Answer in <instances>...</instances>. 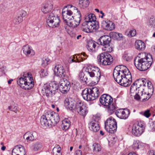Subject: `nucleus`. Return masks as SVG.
<instances>
[{"label": "nucleus", "mask_w": 155, "mask_h": 155, "mask_svg": "<svg viewBox=\"0 0 155 155\" xmlns=\"http://www.w3.org/2000/svg\"><path fill=\"white\" fill-rule=\"evenodd\" d=\"M113 75L115 80L122 86L128 87L132 82L131 73L127 68L123 65L116 67Z\"/></svg>", "instance_id": "f257e3e1"}, {"label": "nucleus", "mask_w": 155, "mask_h": 155, "mask_svg": "<svg viewBox=\"0 0 155 155\" xmlns=\"http://www.w3.org/2000/svg\"><path fill=\"white\" fill-rule=\"evenodd\" d=\"M152 62V56L145 52L139 54L134 60L135 67L140 71L147 70L151 66Z\"/></svg>", "instance_id": "f03ea898"}, {"label": "nucleus", "mask_w": 155, "mask_h": 155, "mask_svg": "<svg viewBox=\"0 0 155 155\" xmlns=\"http://www.w3.org/2000/svg\"><path fill=\"white\" fill-rule=\"evenodd\" d=\"M79 12L80 13L78 8L74 6H65L63 9L62 12L63 19L66 23L74 17L73 15H77Z\"/></svg>", "instance_id": "7ed1b4c3"}, {"label": "nucleus", "mask_w": 155, "mask_h": 155, "mask_svg": "<svg viewBox=\"0 0 155 155\" xmlns=\"http://www.w3.org/2000/svg\"><path fill=\"white\" fill-rule=\"evenodd\" d=\"M27 76L21 77L17 80L18 84L22 88L25 90H29L34 86V82L31 75L29 76L28 73L27 74Z\"/></svg>", "instance_id": "20e7f679"}, {"label": "nucleus", "mask_w": 155, "mask_h": 155, "mask_svg": "<svg viewBox=\"0 0 155 155\" xmlns=\"http://www.w3.org/2000/svg\"><path fill=\"white\" fill-rule=\"evenodd\" d=\"M87 74L91 78H94L95 83H97L101 77V73L100 69L97 67L91 65H88L85 69Z\"/></svg>", "instance_id": "39448f33"}, {"label": "nucleus", "mask_w": 155, "mask_h": 155, "mask_svg": "<svg viewBox=\"0 0 155 155\" xmlns=\"http://www.w3.org/2000/svg\"><path fill=\"white\" fill-rule=\"evenodd\" d=\"M46 22L48 26L50 27L54 28L58 27L60 23L59 17L54 15L52 12L47 17Z\"/></svg>", "instance_id": "423d86ee"}, {"label": "nucleus", "mask_w": 155, "mask_h": 155, "mask_svg": "<svg viewBox=\"0 0 155 155\" xmlns=\"http://www.w3.org/2000/svg\"><path fill=\"white\" fill-rule=\"evenodd\" d=\"M104 127L107 132L110 134H114L117 130V123L114 119L110 117L105 122Z\"/></svg>", "instance_id": "0eeeda50"}, {"label": "nucleus", "mask_w": 155, "mask_h": 155, "mask_svg": "<svg viewBox=\"0 0 155 155\" xmlns=\"http://www.w3.org/2000/svg\"><path fill=\"white\" fill-rule=\"evenodd\" d=\"M98 61L104 65H110L113 61L111 56L107 53H102L97 56Z\"/></svg>", "instance_id": "6e6552de"}, {"label": "nucleus", "mask_w": 155, "mask_h": 155, "mask_svg": "<svg viewBox=\"0 0 155 155\" xmlns=\"http://www.w3.org/2000/svg\"><path fill=\"white\" fill-rule=\"evenodd\" d=\"M145 126L143 122H138L134 124L132 127V133L136 136L140 135L144 131Z\"/></svg>", "instance_id": "1a4fd4ad"}, {"label": "nucleus", "mask_w": 155, "mask_h": 155, "mask_svg": "<svg viewBox=\"0 0 155 155\" xmlns=\"http://www.w3.org/2000/svg\"><path fill=\"white\" fill-rule=\"evenodd\" d=\"M44 115L49 121H50L53 125L57 124L59 121L60 117L58 114L53 111H46Z\"/></svg>", "instance_id": "9d476101"}, {"label": "nucleus", "mask_w": 155, "mask_h": 155, "mask_svg": "<svg viewBox=\"0 0 155 155\" xmlns=\"http://www.w3.org/2000/svg\"><path fill=\"white\" fill-rule=\"evenodd\" d=\"M75 15L73 18L68 20L66 22V24L69 27L72 28L77 27L80 24L81 20V15L80 13H78Z\"/></svg>", "instance_id": "9b49d317"}, {"label": "nucleus", "mask_w": 155, "mask_h": 155, "mask_svg": "<svg viewBox=\"0 0 155 155\" xmlns=\"http://www.w3.org/2000/svg\"><path fill=\"white\" fill-rule=\"evenodd\" d=\"M75 109L79 114L84 117L88 112L87 107L85 104L81 101H78L77 102Z\"/></svg>", "instance_id": "f8f14e48"}, {"label": "nucleus", "mask_w": 155, "mask_h": 155, "mask_svg": "<svg viewBox=\"0 0 155 155\" xmlns=\"http://www.w3.org/2000/svg\"><path fill=\"white\" fill-rule=\"evenodd\" d=\"M59 90L63 94L67 93L70 88V82L67 80H61L60 82Z\"/></svg>", "instance_id": "ddd939ff"}, {"label": "nucleus", "mask_w": 155, "mask_h": 155, "mask_svg": "<svg viewBox=\"0 0 155 155\" xmlns=\"http://www.w3.org/2000/svg\"><path fill=\"white\" fill-rule=\"evenodd\" d=\"M113 101L112 98L107 94H104L100 97V102L103 105L108 106L111 104Z\"/></svg>", "instance_id": "4468645a"}, {"label": "nucleus", "mask_w": 155, "mask_h": 155, "mask_svg": "<svg viewBox=\"0 0 155 155\" xmlns=\"http://www.w3.org/2000/svg\"><path fill=\"white\" fill-rule=\"evenodd\" d=\"M115 113L118 117L123 119H127L130 114L129 110L127 108L119 109Z\"/></svg>", "instance_id": "2eb2a0df"}, {"label": "nucleus", "mask_w": 155, "mask_h": 155, "mask_svg": "<svg viewBox=\"0 0 155 155\" xmlns=\"http://www.w3.org/2000/svg\"><path fill=\"white\" fill-rule=\"evenodd\" d=\"M75 101L73 99L69 97L66 98L64 101V104L65 107L71 110H73L76 108Z\"/></svg>", "instance_id": "dca6fc26"}, {"label": "nucleus", "mask_w": 155, "mask_h": 155, "mask_svg": "<svg viewBox=\"0 0 155 155\" xmlns=\"http://www.w3.org/2000/svg\"><path fill=\"white\" fill-rule=\"evenodd\" d=\"M53 8V3L51 1H48L43 5L41 10L44 14H47L50 12Z\"/></svg>", "instance_id": "f3484780"}, {"label": "nucleus", "mask_w": 155, "mask_h": 155, "mask_svg": "<svg viewBox=\"0 0 155 155\" xmlns=\"http://www.w3.org/2000/svg\"><path fill=\"white\" fill-rule=\"evenodd\" d=\"M22 50L23 53L27 57H31L35 54V52L32 47L28 45L24 46Z\"/></svg>", "instance_id": "a211bd4d"}, {"label": "nucleus", "mask_w": 155, "mask_h": 155, "mask_svg": "<svg viewBox=\"0 0 155 155\" xmlns=\"http://www.w3.org/2000/svg\"><path fill=\"white\" fill-rule=\"evenodd\" d=\"M25 150L21 145L16 146L13 149L12 155H25Z\"/></svg>", "instance_id": "6ab92c4d"}, {"label": "nucleus", "mask_w": 155, "mask_h": 155, "mask_svg": "<svg viewBox=\"0 0 155 155\" xmlns=\"http://www.w3.org/2000/svg\"><path fill=\"white\" fill-rule=\"evenodd\" d=\"M81 94L83 99L87 101L94 100L89 88H85L82 91Z\"/></svg>", "instance_id": "aec40b11"}, {"label": "nucleus", "mask_w": 155, "mask_h": 155, "mask_svg": "<svg viewBox=\"0 0 155 155\" xmlns=\"http://www.w3.org/2000/svg\"><path fill=\"white\" fill-rule=\"evenodd\" d=\"M54 72L56 75L60 77H64L65 75L64 68L61 65H58L55 67Z\"/></svg>", "instance_id": "412c9836"}, {"label": "nucleus", "mask_w": 155, "mask_h": 155, "mask_svg": "<svg viewBox=\"0 0 155 155\" xmlns=\"http://www.w3.org/2000/svg\"><path fill=\"white\" fill-rule=\"evenodd\" d=\"M111 40V38L109 36L104 35L101 36L99 38L98 43L99 44L103 46L110 44Z\"/></svg>", "instance_id": "4be33fe9"}, {"label": "nucleus", "mask_w": 155, "mask_h": 155, "mask_svg": "<svg viewBox=\"0 0 155 155\" xmlns=\"http://www.w3.org/2000/svg\"><path fill=\"white\" fill-rule=\"evenodd\" d=\"M91 22H88L84 21L81 25V28L82 30L86 33H91L92 32V27L91 26Z\"/></svg>", "instance_id": "5701e85b"}, {"label": "nucleus", "mask_w": 155, "mask_h": 155, "mask_svg": "<svg viewBox=\"0 0 155 155\" xmlns=\"http://www.w3.org/2000/svg\"><path fill=\"white\" fill-rule=\"evenodd\" d=\"M89 128L93 131L96 132L100 129V126L98 122L95 120H93L89 124Z\"/></svg>", "instance_id": "b1692460"}, {"label": "nucleus", "mask_w": 155, "mask_h": 155, "mask_svg": "<svg viewBox=\"0 0 155 155\" xmlns=\"http://www.w3.org/2000/svg\"><path fill=\"white\" fill-rule=\"evenodd\" d=\"M146 80L142 78L137 80L134 83L138 87V91L143 90V87L145 86L146 84Z\"/></svg>", "instance_id": "393cba45"}, {"label": "nucleus", "mask_w": 155, "mask_h": 155, "mask_svg": "<svg viewBox=\"0 0 155 155\" xmlns=\"http://www.w3.org/2000/svg\"><path fill=\"white\" fill-rule=\"evenodd\" d=\"M42 91L43 93H45V95L47 97H52V92L49 84H45L43 87Z\"/></svg>", "instance_id": "a878e982"}, {"label": "nucleus", "mask_w": 155, "mask_h": 155, "mask_svg": "<svg viewBox=\"0 0 155 155\" xmlns=\"http://www.w3.org/2000/svg\"><path fill=\"white\" fill-rule=\"evenodd\" d=\"M136 48L139 51H143L145 48L146 45L145 43L142 41L137 40L135 43Z\"/></svg>", "instance_id": "bb28decb"}, {"label": "nucleus", "mask_w": 155, "mask_h": 155, "mask_svg": "<svg viewBox=\"0 0 155 155\" xmlns=\"http://www.w3.org/2000/svg\"><path fill=\"white\" fill-rule=\"evenodd\" d=\"M43 145L41 143L37 142L32 143L31 146V149L34 151L41 150L42 148Z\"/></svg>", "instance_id": "cd10ccee"}, {"label": "nucleus", "mask_w": 155, "mask_h": 155, "mask_svg": "<svg viewBox=\"0 0 155 155\" xmlns=\"http://www.w3.org/2000/svg\"><path fill=\"white\" fill-rule=\"evenodd\" d=\"M89 89L94 100L98 98L100 95L98 88L96 87H94Z\"/></svg>", "instance_id": "c85d7f7f"}, {"label": "nucleus", "mask_w": 155, "mask_h": 155, "mask_svg": "<svg viewBox=\"0 0 155 155\" xmlns=\"http://www.w3.org/2000/svg\"><path fill=\"white\" fill-rule=\"evenodd\" d=\"M48 119L44 115L42 116L40 119V122L42 125L46 127H49L53 125L48 120Z\"/></svg>", "instance_id": "c756f323"}, {"label": "nucleus", "mask_w": 155, "mask_h": 155, "mask_svg": "<svg viewBox=\"0 0 155 155\" xmlns=\"http://www.w3.org/2000/svg\"><path fill=\"white\" fill-rule=\"evenodd\" d=\"M84 21L88 22H92L96 21V19L95 15L92 13H87L85 15Z\"/></svg>", "instance_id": "7c9ffc66"}, {"label": "nucleus", "mask_w": 155, "mask_h": 155, "mask_svg": "<svg viewBox=\"0 0 155 155\" xmlns=\"http://www.w3.org/2000/svg\"><path fill=\"white\" fill-rule=\"evenodd\" d=\"M87 48L88 50L91 52L95 51V48L96 46V44L92 41H89L87 45Z\"/></svg>", "instance_id": "2f4dec72"}, {"label": "nucleus", "mask_w": 155, "mask_h": 155, "mask_svg": "<svg viewBox=\"0 0 155 155\" xmlns=\"http://www.w3.org/2000/svg\"><path fill=\"white\" fill-rule=\"evenodd\" d=\"M89 4L88 0H79L78 5L81 8L84 9L88 6Z\"/></svg>", "instance_id": "473e14b6"}, {"label": "nucleus", "mask_w": 155, "mask_h": 155, "mask_svg": "<svg viewBox=\"0 0 155 155\" xmlns=\"http://www.w3.org/2000/svg\"><path fill=\"white\" fill-rule=\"evenodd\" d=\"M35 133H26L24 135V138L26 137V139L28 141H33L35 138Z\"/></svg>", "instance_id": "72a5a7b5"}, {"label": "nucleus", "mask_w": 155, "mask_h": 155, "mask_svg": "<svg viewBox=\"0 0 155 155\" xmlns=\"http://www.w3.org/2000/svg\"><path fill=\"white\" fill-rule=\"evenodd\" d=\"M70 125V122L68 119H65L62 121L61 127L63 130H66L68 129Z\"/></svg>", "instance_id": "f704fd0d"}, {"label": "nucleus", "mask_w": 155, "mask_h": 155, "mask_svg": "<svg viewBox=\"0 0 155 155\" xmlns=\"http://www.w3.org/2000/svg\"><path fill=\"white\" fill-rule=\"evenodd\" d=\"M143 91H138V92H136L135 93V95L134 96V98L135 99L137 100H139L140 98V94H141V96H143V99L144 100H148L150 97H147L146 98H145V96L146 95V94H144V95L143 94ZM141 98H142V97Z\"/></svg>", "instance_id": "c9c22d12"}, {"label": "nucleus", "mask_w": 155, "mask_h": 155, "mask_svg": "<svg viewBox=\"0 0 155 155\" xmlns=\"http://www.w3.org/2000/svg\"><path fill=\"white\" fill-rule=\"evenodd\" d=\"M50 85V88L52 92V96L54 94L56 91H57L58 88V85L54 83H52L49 84Z\"/></svg>", "instance_id": "e433bc0d"}, {"label": "nucleus", "mask_w": 155, "mask_h": 155, "mask_svg": "<svg viewBox=\"0 0 155 155\" xmlns=\"http://www.w3.org/2000/svg\"><path fill=\"white\" fill-rule=\"evenodd\" d=\"M79 78L82 82L86 83L87 80V76H85V74L82 71H80L78 75Z\"/></svg>", "instance_id": "4c0bfd02"}, {"label": "nucleus", "mask_w": 155, "mask_h": 155, "mask_svg": "<svg viewBox=\"0 0 155 155\" xmlns=\"http://www.w3.org/2000/svg\"><path fill=\"white\" fill-rule=\"evenodd\" d=\"M148 24L151 28H155V16H152L149 19Z\"/></svg>", "instance_id": "58836bf2"}, {"label": "nucleus", "mask_w": 155, "mask_h": 155, "mask_svg": "<svg viewBox=\"0 0 155 155\" xmlns=\"http://www.w3.org/2000/svg\"><path fill=\"white\" fill-rule=\"evenodd\" d=\"M102 49L103 51H105L106 52H110L112 51V48L110 45V44L103 46Z\"/></svg>", "instance_id": "ea45409f"}, {"label": "nucleus", "mask_w": 155, "mask_h": 155, "mask_svg": "<svg viewBox=\"0 0 155 155\" xmlns=\"http://www.w3.org/2000/svg\"><path fill=\"white\" fill-rule=\"evenodd\" d=\"M91 26L92 27V32L98 29L99 28V25L97 21H96V20L91 22Z\"/></svg>", "instance_id": "a19ab883"}, {"label": "nucleus", "mask_w": 155, "mask_h": 155, "mask_svg": "<svg viewBox=\"0 0 155 155\" xmlns=\"http://www.w3.org/2000/svg\"><path fill=\"white\" fill-rule=\"evenodd\" d=\"M140 142L138 140H136L134 141L131 147L134 150H136L140 148Z\"/></svg>", "instance_id": "79ce46f5"}, {"label": "nucleus", "mask_w": 155, "mask_h": 155, "mask_svg": "<svg viewBox=\"0 0 155 155\" xmlns=\"http://www.w3.org/2000/svg\"><path fill=\"white\" fill-rule=\"evenodd\" d=\"M8 109L9 110L14 111L15 113H17V112L18 110V107L15 103H13L12 105L8 106Z\"/></svg>", "instance_id": "37998d69"}, {"label": "nucleus", "mask_w": 155, "mask_h": 155, "mask_svg": "<svg viewBox=\"0 0 155 155\" xmlns=\"http://www.w3.org/2000/svg\"><path fill=\"white\" fill-rule=\"evenodd\" d=\"M78 56L79 60L80 61L79 62L81 61H83L87 59V56L85 54V53H82L81 54H78Z\"/></svg>", "instance_id": "c03bdc74"}, {"label": "nucleus", "mask_w": 155, "mask_h": 155, "mask_svg": "<svg viewBox=\"0 0 155 155\" xmlns=\"http://www.w3.org/2000/svg\"><path fill=\"white\" fill-rule=\"evenodd\" d=\"M115 28L114 23L112 21L109 20L107 31H111L113 30Z\"/></svg>", "instance_id": "a18cd8bd"}, {"label": "nucleus", "mask_w": 155, "mask_h": 155, "mask_svg": "<svg viewBox=\"0 0 155 155\" xmlns=\"http://www.w3.org/2000/svg\"><path fill=\"white\" fill-rule=\"evenodd\" d=\"M93 150L94 152H98L101 150V148L100 144L97 143H94L93 144Z\"/></svg>", "instance_id": "49530a36"}, {"label": "nucleus", "mask_w": 155, "mask_h": 155, "mask_svg": "<svg viewBox=\"0 0 155 155\" xmlns=\"http://www.w3.org/2000/svg\"><path fill=\"white\" fill-rule=\"evenodd\" d=\"M130 55L128 53L125 52L122 57L123 60L124 61H127L131 59Z\"/></svg>", "instance_id": "de8ad7c7"}, {"label": "nucleus", "mask_w": 155, "mask_h": 155, "mask_svg": "<svg viewBox=\"0 0 155 155\" xmlns=\"http://www.w3.org/2000/svg\"><path fill=\"white\" fill-rule=\"evenodd\" d=\"M78 56V54H75L71 56L70 59L69 61H71V62H78L80 61L79 60Z\"/></svg>", "instance_id": "09e8293b"}, {"label": "nucleus", "mask_w": 155, "mask_h": 155, "mask_svg": "<svg viewBox=\"0 0 155 155\" xmlns=\"http://www.w3.org/2000/svg\"><path fill=\"white\" fill-rule=\"evenodd\" d=\"M109 20H103L101 22V26L104 30L107 31Z\"/></svg>", "instance_id": "8fccbe9b"}, {"label": "nucleus", "mask_w": 155, "mask_h": 155, "mask_svg": "<svg viewBox=\"0 0 155 155\" xmlns=\"http://www.w3.org/2000/svg\"><path fill=\"white\" fill-rule=\"evenodd\" d=\"M22 20V17L19 15L15 17L13 20V22L15 24H18L21 22Z\"/></svg>", "instance_id": "3c124183"}, {"label": "nucleus", "mask_w": 155, "mask_h": 155, "mask_svg": "<svg viewBox=\"0 0 155 155\" xmlns=\"http://www.w3.org/2000/svg\"><path fill=\"white\" fill-rule=\"evenodd\" d=\"M106 107L108 109L110 113H112L115 110L116 107L114 104H111L108 106H106Z\"/></svg>", "instance_id": "603ef678"}, {"label": "nucleus", "mask_w": 155, "mask_h": 155, "mask_svg": "<svg viewBox=\"0 0 155 155\" xmlns=\"http://www.w3.org/2000/svg\"><path fill=\"white\" fill-rule=\"evenodd\" d=\"M137 89H138V87H137V85L134 83L130 87V91L131 93H135L136 92H137Z\"/></svg>", "instance_id": "864d4df0"}, {"label": "nucleus", "mask_w": 155, "mask_h": 155, "mask_svg": "<svg viewBox=\"0 0 155 155\" xmlns=\"http://www.w3.org/2000/svg\"><path fill=\"white\" fill-rule=\"evenodd\" d=\"M48 73L46 70L42 69L40 73V75L42 77H45L48 75Z\"/></svg>", "instance_id": "5fc2aeb1"}, {"label": "nucleus", "mask_w": 155, "mask_h": 155, "mask_svg": "<svg viewBox=\"0 0 155 155\" xmlns=\"http://www.w3.org/2000/svg\"><path fill=\"white\" fill-rule=\"evenodd\" d=\"M136 33V31L135 29H132L130 30L128 34V35L131 37H133L135 36Z\"/></svg>", "instance_id": "6e6d98bb"}, {"label": "nucleus", "mask_w": 155, "mask_h": 155, "mask_svg": "<svg viewBox=\"0 0 155 155\" xmlns=\"http://www.w3.org/2000/svg\"><path fill=\"white\" fill-rule=\"evenodd\" d=\"M147 86L149 89L153 90V86L150 81H148L147 82Z\"/></svg>", "instance_id": "4d7b16f0"}, {"label": "nucleus", "mask_w": 155, "mask_h": 155, "mask_svg": "<svg viewBox=\"0 0 155 155\" xmlns=\"http://www.w3.org/2000/svg\"><path fill=\"white\" fill-rule=\"evenodd\" d=\"M113 38L115 39H118V36L119 35V33L114 32L111 34Z\"/></svg>", "instance_id": "13d9d810"}, {"label": "nucleus", "mask_w": 155, "mask_h": 155, "mask_svg": "<svg viewBox=\"0 0 155 155\" xmlns=\"http://www.w3.org/2000/svg\"><path fill=\"white\" fill-rule=\"evenodd\" d=\"M143 115L146 117H149L150 115V110H146L143 113Z\"/></svg>", "instance_id": "bf43d9fd"}, {"label": "nucleus", "mask_w": 155, "mask_h": 155, "mask_svg": "<svg viewBox=\"0 0 155 155\" xmlns=\"http://www.w3.org/2000/svg\"><path fill=\"white\" fill-rule=\"evenodd\" d=\"M27 15V12L24 10H22L21 11L19 15L22 17V19L23 17H25Z\"/></svg>", "instance_id": "052dcab7"}, {"label": "nucleus", "mask_w": 155, "mask_h": 155, "mask_svg": "<svg viewBox=\"0 0 155 155\" xmlns=\"http://www.w3.org/2000/svg\"><path fill=\"white\" fill-rule=\"evenodd\" d=\"M48 61L46 59H43L42 61V64L44 66H46L48 64Z\"/></svg>", "instance_id": "680f3d73"}, {"label": "nucleus", "mask_w": 155, "mask_h": 155, "mask_svg": "<svg viewBox=\"0 0 155 155\" xmlns=\"http://www.w3.org/2000/svg\"><path fill=\"white\" fill-rule=\"evenodd\" d=\"M75 155H82V152L79 150H76L75 152Z\"/></svg>", "instance_id": "e2e57ef3"}, {"label": "nucleus", "mask_w": 155, "mask_h": 155, "mask_svg": "<svg viewBox=\"0 0 155 155\" xmlns=\"http://www.w3.org/2000/svg\"><path fill=\"white\" fill-rule=\"evenodd\" d=\"M150 125L151 129L152 131H155V123H152Z\"/></svg>", "instance_id": "0e129e2a"}, {"label": "nucleus", "mask_w": 155, "mask_h": 155, "mask_svg": "<svg viewBox=\"0 0 155 155\" xmlns=\"http://www.w3.org/2000/svg\"><path fill=\"white\" fill-rule=\"evenodd\" d=\"M149 155H155V151L151 150L149 152Z\"/></svg>", "instance_id": "69168bd1"}, {"label": "nucleus", "mask_w": 155, "mask_h": 155, "mask_svg": "<svg viewBox=\"0 0 155 155\" xmlns=\"http://www.w3.org/2000/svg\"><path fill=\"white\" fill-rule=\"evenodd\" d=\"M57 149H58V150L60 149L61 150V148L60 147V146L58 145H56L55 147L53 148V150H56Z\"/></svg>", "instance_id": "338daca9"}, {"label": "nucleus", "mask_w": 155, "mask_h": 155, "mask_svg": "<svg viewBox=\"0 0 155 155\" xmlns=\"http://www.w3.org/2000/svg\"><path fill=\"white\" fill-rule=\"evenodd\" d=\"M127 155H138L137 153L134 152H131L129 153Z\"/></svg>", "instance_id": "774afa93"}]
</instances>
